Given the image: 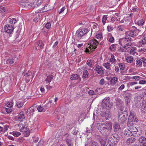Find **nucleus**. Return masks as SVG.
<instances>
[{"label": "nucleus", "instance_id": "43", "mask_svg": "<svg viewBox=\"0 0 146 146\" xmlns=\"http://www.w3.org/2000/svg\"><path fill=\"white\" fill-rule=\"evenodd\" d=\"M65 138V139H69L71 138L70 136V135L68 133H66L64 135L63 138Z\"/></svg>", "mask_w": 146, "mask_h": 146}, {"label": "nucleus", "instance_id": "41", "mask_svg": "<svg viewBox=\"0 0 146 146\" xmlns=\"http://www.w3.org/2000/svg\"><path fill=\"white\" fill-rule=\"evenodd\" d=\"M38 46H40V48L42 49L43 48L44 45L42 41H39L38 44Z\"/></svg>", "mask_w": 146, "mask_h": 146}, {"label": "nucleus", "instance_id": "20", "mask_svg": "<svg viewBox=\"0 0 146 146\" xmlns=\"http://www.w3.org/2000/svg\"><path fill=\"white\" fill-rule=\"evenodd\" d=\"M94 70L97 71V73L100 74H102L103 71L102 67L99 66H97L94 69Z\"/></svg>", "mask_w": 146, "mask_h": 146}, {"label": "nucleus", "instance_id": "31", "mask_svg": "<svg viewBox=\"0 0 146 146\" xmlns=\"http://www.w3.org/2000/svg\"><path fill=\"white\" fill-rule=\"evenodd\" d=\"M103 66L108 69L110 70V63L107 62L106 63H104Z\"/></svg>", "mask_w": 146, "mask_h": 146}, {"label": "nucleus", "instance_id": "10", "mask_svg": "<svg viewBox=\"0 0 146 146\" xmlns=\"http://www.w3.org/2000/svg\"><path fill=\"white\" fill-rule=\"evenodd\" d=\"M89 44H90V46H89V48L92 50V49H96L98 44V42L95 39L91 40L89 42Z\"/></svg>", "mask_w": 146, "mask_h": 146}, {"label": "nucleus", "instance_id": "5", "mask_svg": "<svg viewBox=\"0 0 146 146\" xmlns=\"http://www.w3.org/2000/svg\"><path fill=\"white\" fill-rule=\"evenodd\" d=\"M129 128L133 134V136L134 137H138L141 135V131L139 130L138 129L134 126H131Z\"/></svg>", "mask_w": 146, "mask_h": 146}, {"label": "nucleus", "instance_id": "52", "mask_svg": "<svg viewBox=\"0 0 146 146\" xmlns=\"http://www.w3.org/2000/svg\"><path fill=\"white\" fill-rule=\"evenodd\" d=\"M6 111L8 113H9L12 111V110L11 108H5Z\"/></svg>", "mask_w": 146, "mask_h": 146}, {"label": "nucleus", "instance_id": "23", "mask_svg": "<svg viewBox=\"0 0 146 146\" xmlns=\"http://www.w3.org/2000/svg\"><path fill=\"white\" fill-rule=\"evenodd\" d=\"M119 125L117 123H115L113 124V128L115 132L118 131L119 130Z\"/></svg>", "mask_w": 146, "mask_h": 146}, {"label": "nucleus", "instance_id": "28", "mask_svg": "<svg viewBox=\"0 0 146 146\" xmlns=\"http://www.w3.org/2000/svg\"><path fill=\"white\" fill-rule=\"evenodd\" d=\"M133 57L131 56H127L126 58V61L128 63H131L133 61Z\"/></svg>", "mask_w": 146, "mask_h": 146}, {"label": "nucleus", "instance_id": "21", "mask_svg": "<svg viewBox=\"0 0 146 146\" xmlns=\"http://www.w3.org/2000/svg\"><path fill=\"white\" fill-rule=\"evenodd\" d=\"M52 103V101L51 100H49L48 102L46 104L44 105L43 106L44 107V110H46L47 109L50 108L51 106L52 105L51 104Z\"/></svg>", "mask_w": 146, "mask_h": 146}, {"label": "nucleus", "instance_id": "24", "mask_svg": "<svg viewBox=\"0 0 146 146\" xmlns=\"http://www.w3.org/2000/svg\"><path fill=\"white\" fill-rule=\"evenodd\" d=\"M16 58V57H14L12 59L9 58L8 59L7 61V63L10 64H13L15 62Z\"/></svg>", "mask_w": 146, "mask_h": 146}, {"label": "nucleus", "instance_id": "35", "mask_svg": "<svg viewBox=\"0 0 146 146\" xmlns=\"http://www.w3.org/2000/svg\"><path fill=\"white\" fill-rule=\"evenodd\" d=\"M110 61L111 62L113 63L114 62H116V60L115 58V57L114 55L111 54V57L110 59Z\"/></svg>", "mask_w": 146, "mask_h": 146}, {"label": "nucleus", "instance_id": "56", "mask_svg": "<svg viewBox=\"0 0 146 146\" xmlns=\"http://www.w3.org/2000/svg\"><path fill=\"white\" fill-rule=\"evenodd\" d=\"M125 87V86L124 84H123L121 85L119 87L118 89V91H121Z\"/></svg>", "mask_w": 146, "mask_h": 146}, {"label": "nucleus", "instance_id": "54", "mask_svg": "<svg viewBox=\"0 0 146 146\" xmlns=\"http://www.w3.org/2000/svg\"><path fill=\"white\" fill-rule=\"evenodd\" d=\"M115 137L113 136H111L109 138V140L111 143L114 142V139H115Z\"/></svg>", "mask_w": 146, "mask_h": 146}, {"label": "nucleus", "instance_id": "55", "mask_svg": "<svg viewBox=\"0 0 146 146\" xmlns=\"http://www.w3.org/2000/svg\"><path fill=\"white\" fill-rule=\"evenodd\" d=\"M142 112L144 113H146V106H144L143 107H142L141 109Z\"/></svg>", "mask_w": 146, "mask_h": 146}, {"label": "nucleus", "instance_id": "60", "mask_svg": "<svg viewBox=\"0 0 146 146\" xmlns=\"http://www.w3.org/2000/svg\"><path fill=\"white\" fill-rule=\"evenodd\" d=\"M104 83H105V81H104V79L103 78H102V79H101V80L100 81L99 83H100V84L101 85H103L104 84Z\"/></svg>", "mask_w": 146, "mask_h": 146}, {"label": "nucleus", "instance_id": "38", "mask_svg": "<svg viewBox=\"0 0 146 146\" xmlns=\"http://www.w3.org/2000/svg\"><path fill=\"white\" fill-rule=\"evenodd\" d=\"M107 17L106 15H104L103 16L102 19V21L104 25H105L106 23V21L107 19Z\"/></svg>", "mask_w": 146, "mask_h": 146}, {"label": "nucleus", "instance_id": "3", "mask_svg": "<svg viewBox=\"0 0 146 146\" xmlns=\"http://www.w3.org/2000/svg\"><path fill=\"white\" fill-rule=\"evenodd\" d=\"M128 115V112L125 110L123 112H121L118 114L119 121L122 123L126 121Z\"/></svg>", "mask_w": 146, "mask_h": 146}, {"label": "nucleus", "instance_id": "63", "mask_svg": "<svg viewBox=\"0 0 146 146\" xmlns=\"http://www.w3.org/2000/svg\"><path fill=\"white\" fill-rule=\"evenodd\" d=\"M96 37L98 39L101 38H102V36L101 34L99 33L96 35Z\"/></svg>", "mask_w": 146, "mask_h": 146}, {"label": "nucleus", "instance_id": "15", "mask_svg": "<svg viewBox=\"0 0 146 146\" xmlns=\"http://www.w3.org/2000/svg\"><path fill=\"white\" fill-rule=\"evenodd\" d=\"M99 137L98 139L101 144L102 146H105L106 141V138L103 136H100L99 135H97Z\"/></svg>", "mask_w": 146, "mask_h": 146}, {"label": "nucleus", "instance_id": "25", "mask_svg": "<svg viewBox=\"0 0 146 146\" xmlns=\"http://www.w3.org/2000/svg\"><path fill=\"white\" fill-rule=\"evenodd\" d=\"M80 78V77L78 75L76 74H73L72 75H71V77H70V79L72 80H75L78 79Z\"/></svg>", "mask_w": 146, "mask_h": 146}, {"label": "nucleus", "instance_id": "46", "mask_svg": "<svg viewBox=\"0 0 146 146\" xmlns=\"http://www.w3.org/2000/svg\"><path fill=\"white\" fill-rule=\"evenodd\" d=\"M8 126L7 125H6L4 126V127H3V129L2 130L3 132H5L7 131L8 130Z\"/></svg>", "mask_w": 146, "mask_h": 146}, {"label": "nucleus", "instance_id": "4", "mask_svg": "<svg viewBox=\"0 0 146 146\" xmlns=\"http://www.w3.org/2000/svg\"><path fill=\"white\" fill-rule=\"evenodd\" d=\"M88 32L87 29H79L77 30L75 34L76 36L79 39H80L82 37Z\"/></svg>", "mask_w": 146, "mask_h": 146}, {"label": "nucleus", "instance_id": "32", "mask_svg": "<svg viewBox=\"0 0 146 146\" xmlns=\"http://www.w3.org/2000/svg\"><path fill=\"white\" fill-rule=\"evenodd\" d=\"M16 105L18 108H21L23 105V102L21 101H18Z\"/></svg>", "mask_w": 146, "mask_h": 146}, {"label": "nucleus", "instance_id": "64", "mask_svg": "<svg viewBox=\"0 0 146 146\" xmlns=\"http://www.w3.org/2000/svg\"><path fill=\"white\" fill-rule=\"evenodd\" d=\"M88 93L90 95H93L94 94V92L93 90H90L88 92Z\"/></svg>", "mask_w": 146, "mask_h": 146}, {"label": "nucleus", "instance_id": "22", "mask_svg": "<svg viewBox=\"0 0 146 146\" xmlns=\"http://www.w3.org/2000/svg\"><path fill=\"white\" fill-rule=\"evenodd\" d=\"M118 82V78L116 77H114L111 78L110 83L111 85H114Z\"/></svg>", "mask_w": 146, "mask_h": 146}, {"label": "nucleus", "instance_id": "58", "mask_svg": "<svg viewBox=\"0 0 146 146\" xmlns=\"http://www.w3.org/2000/svg\"><path fill=\"white\" fill-rule=\"evenodd\" d=\"M140 84H146V81L145 80H140L139 82Z\"/></svg>", "mask_w": 146, "mask_h": 146}, {"label": "nucleus", "instance_id": "12", "mask_svg": "<svg viewBox=\"0 0 146 146\" xmlns=\"http://www.w3.org/2000/svg\"><path fill=\"white\" fill-rule=\"evenodd\" d=\"M135 121H137L136 118L134 117L133 113L130 112L129 116L128 125H129L130 122H131L130 124H133V122Z\"/></svg>", "mask_w": 146, "mask_h": 146}, {"label": "nucleus", "instance_id": "8", "mask_svg": "<svg viewBox=\"0 0 146 146\" xmlns=\"http://www.w3.org/2000/svg\"><path fill=\"white\" fill-rule=\"evenodd\" d=\"M146 59L144 58H138L136 61V66L141 67L142 66V64H143L144 66H146Z\"/></svg>", "mask_w": 146, "mask_h": 146}, {"label": "nucleus", "instance_id": "44", "mask_svg": "<svg viewBox=\"0 0 146 146\" xmlns=\"http://www.w3.org/2000/svg\"><path fill=\"white\" fill-rule=\"evenodd\" d=\"M51 26V24L50 22H48L45 25V27L47 29H50Z\"/></svg>", "mask_w": 146, "mask_h": 146}, {"label": "nucleus", "instance_id": "47", "mask_svg": "<svg viewBox=\"0 0 146 146\" xmlns=\"http://www.w3.org/2000/svg\"><path fill=\"white\" fill-rule=\"evenodd\" d=\"M8 108H11L13 106V103L12 102H8L7 104Z\"/></svg>", "mask_w": 146, "mask_h": 146}, {"label": "nucleus", "instance_id": "1", "mask_svg": "<svg viewBox=\"0 0 146 146\" xmlns=\"http://www.w3.org/2000/svg\"><path fill=\"white\" fill-rule=\"evenodd\" d=\"M98 129L103 136L107 137L111 132L112 125L111 122L106 121L104 123H99Z\"/></svg>", "mask_w": 146, "mask_h": 146}, {"label": "nucleus", "instance_id": "59", "mask_svg": "<svg viewBox=\"0 0 146 146\" xmlns=\"http://www.w3.org/2000/svg\"><path fill=\"white\" fill-rule=\"evenodd\" d=\"M91 61V60H88L87 61V64L88 66L90 67H91V66L92 65V62Z\"/></svg>", "mask_w": 146, "mask_h": 146}, {"label": "nucleus", "instance_id": "14", "mask_svg": "<svg viewBox=\"0 0 146 146\" xmlns=\"http://www.w3.org/2000/svg\"><path fill=\"white\" fill-rule=\"evenodd\" d=\"M94 143H97L93 141L91 137L87 138L86 141L85 145L86 146V145L88 146L90 145H91L89 146H93Z\"/></svg>", "mask_w": 146, "mask_h": 146}, {"label": "nucleus", "instance_id": "61", "mask_svg": "<svg viewBox=\"0 0 146 146\" xmlns=\"http://www.w3.org/2000/svg\"><path fill=\"white\" fill-rule=\"evenodd\" d=\"M127 48H124V46L123 47L121 48L120 49V51L122 52H125Z\"/></svg>", "mask_w": 146, "mask_h": 146}, {"label": "nucleus", "instance_id": "39", "mask_svg": "<svg viewBox=\"0 0 146 146\" xmlns=\"http://www.w3.org/2000/svg\"><path fill=\"white\" fill-rule=\"evenodd\" d=\"M37 110L39 112H42L43 110H44V107L41 106H39L37 107Z\"/></svg>", "mask_w": 146, "mask_h": 146}, {"label": "nucleus", "instance_id": "16", "mask_svg": "<svg viewBox=\"0 0 146 146\" xmlns=\"http://www.w3.org/2000/svg\"><path fill=\"white\" fill-rule=\"evenodd\" d=\"M124 95L125 100L127 102L130 101L131 97L130 93L126 91L124 92Z\"/></svg>", "mask_w": 146, "mask_h": 146}, {"label": "nucleus", "instance_id": "51", "mask_svg": "<svg viewBox=\"0 0 146 146\" xmlns=\"http://www.w3.org/2000/svg\"><path fill=\"white\" fill-rule=\"evenodd\" d=\"M117 29L119 31H122L124 29V27L122 25H119L117 28Z\"/></svg>", "mask_w": 146, "mask_h": 146}, {"label": "nucleus", "instance_id": "33", "mask_svg": "<svg viewBox=\"0 0 146 146\" xmlns=\"http://www.w3.org/2000/svg\"><path fill=\"white\" fill-rule=\"evenodd\" d=\"M116 103L118 107H120L123 105V102L121 100H117L116 102Z\"/></svg>", "mask_w": 146, "mask_h": 146}, {"label": "nucleus", "instance_id": "6", "mask_svg": "<svg viewBox=\"0 0 146 146\" xmlns=\"http://www.w3.org/2000/svg\"><path fill=\"white\" fill-rule=\"evenodd\" d=\"M22 75L23 76H25V78L27 82H28L29 81L30 77L31 78H33V76H32V73L31 71L27 70H25L23 72Z\"/></svg>", "mask_w": 146, "mask_h": 146}, {"label": "nucleus", "instance_id": "48", "mask_svg": "<svg viewBox=\"0 0 146 146\" xmlns=\"http://www.w3.org/2000/svg\"><path fill=\"white\" fill-rule=\"evenodd\" d=\"M132 79H135L136 80H139L141 79V77L139 76H135L131 78Z\"/></svg>", "mask_w": 146, "mask_h": 146}, {"label": "nucleus", "instance_id": "11", "mask_svg": "<svg viewBox=\"0 0 146 146\" xmlns=\"http://www.w3.org/2000/svg\"><path fill=\"white\" fill-rule=\"evenodd\" d=\"M4 31L8 33L11 34L13 31L14 28L11 25H5L4 28Z\"/></svg>", "mask_w": 146, "mask_h": 146}, {"label": "nucleus", "instance_id": "19", "mask_svg": "<svg viewBox=\"0 0 146 146\" xmlns=\"http://www.w3.org/2000/svg\"><path fill=\"white\" fill-rule=\"evenodd\" d=\"M124 133L125 135L127 137L133 135V134L132 133L129 127L128 129H125L124 131Z\"/></svg>", "mask_w": 146, "mask_h": 146}, {"label": "nucleus", "instance_id": "49", "mask_svg": "<svg viewBox=\"0 0 146 146\" xmlns=\"http://www.w3.org/2000/svg\"><path fill=\"white\" fill-rule=\"evenodd\" d=\"M5 11V8L2 6H0V12L3 13Z\"/></svg>", "mask_w": 146, "mask_h": 146}, {"label": "nucleus", "instance_id": "62", "mask_svg": "<svg viewBox=\"0 0 146 146\" xmlns=\"http://www.w3.org/2000/svg\"><path fill=\"white\" fill-rule=\"evenodd\" d=\"M107 28L109 31H111L113 29V27L111 26H108Z\"/></svg>", "mask_w": 146, "mask_h": 146}, {"label": "nucleus", "instance_id": "7", "mask_svg": "<svg viewBox=\"0 0 146 146\" xmlns=\"http://www.w3.org/2000/svg\"><path fill=\"white\" fill-rule=\"evenodd\" d=\"M102 105L106 107L111 108L113 104L110 103V98L109 97H106L102 100Z\"/></svg>", "mask_w": 146, "mask_h": 146}, {"label": "nucleus", "instance_id": "34", "mask_svg": "<svg viewBox=\"0 0 146 146\" xmlns=\"http://www.w3.org/2000/svg\"><path fill=\"white\" fill-rule=\"evenodd\" d=\"M86 131V132L87 133H92V127L91 126H89V127H87Z\"/></svg>", "mask_w": 146, "mask_h": 146}, {"label": "nucleus", "instance_id": "13", "mask_svg": "<svg viewBox=\"0 0 146 146\" xmlns=\"http://www.w3.org/2000/svg\"><path fill=\"white\" fill-rule=\"evenodd\" d=\"M138 141L141 146H146V138L143 136H141L138 139Z\"/></svg>", "mask_w": 146, "mask_h": 146}, {"label": "nucleus", "instance_id": "26", "mask_svg": "<svg viewBox=\"0 0 146 146\" xmlns=\"http://www.w3.org/2000/svg\"><path fill=\"white\" fill-rule=\"evenodd\" d=\"M64 140L68 146H72L73 143L72 140L71 139V138Z\"/></svg>", "mask_w": 146, "mask_h": 146}, {"label": "nucleus", "instance_id": "18", "mask_svg": "<svg viewBox=\"0 0 146 146\" xmlns=\"http://www.w3.org/2000/svg\"><path fill=\"white\" fill-rule=\"evenodd\" d=\"M25 115L23 111L21 112L18 116V120L19 121H22L25 118Z\"/></svg>", "mask_w": 146, "mask_h": 146}, {"label": "nucleus", "instance_id": "27", "mask_svg": "<svg viewBox=\"0 0 146 146\" xmlns=\"http://www.w3.org/2000/svg\"><path fill=\"white\" fill-rule=\"evenodd\" d=\"M136 139L132 137H131L127 139L126 142L127 143H132L135 142Z\"/></svg>", "mask_w": 146, "mask_h": 146}, {"label": "nucleus", "instance_id": "42", "mask_svg": "<svg viewBox=\"0 0 146 146\" xmlns=\"http://www.w3.org/2000/svg\"><path fill=\"white\" fill-rule=\"evenodd\" d=\"M144 23V21L143 20L138 21L137 22V24L141 26Z\"/></svg>", "mask_w": 146, "mask_h": 146}, {"label": "nucleus", "instance_id": "17", "mask_svg": "<svg viewBox=\"0 0 146 146\" xmlns=\"http://www.w3.org/2000/svg\"><path fill=\"white\" fill-rule=\"evenodd\" d=\"M102 116L103 117H105V118L107 120L111 117V115L109 110H107L105 112L102 113Z\"/></svg>", "mask_w": 146, "mask_h": 146}, {"label": "nucleus", "instance_id": "40", "mask_svg": "<svg viewBox=\"0 0 146 146\" xmlns=\"http://www.w3.org/2000/svg\"><path fill=\"white\" fill-rule=\"evenodd\" d=\"M16 22V19L15 18H13L9 21V23L11 24H14Z\"/></svg>", "mask_w": 146, "mask_h": 146}, {"label": "nucleus", "instance_id": "57", "mask_svg": "<svg viewBox=\"0 0 146 146\" xmlns=\"http://www.w3.org/2000/svg\"><path fill=\"white\" fill-rule=\"evenodd\" d=\"M137 9L138 8L136 6H135L132 7L131 11L133 12L136 11H137Z\"/></svg>", "mask_w": 146, "mask_h": 146}, {"label": "nucleus", "instance_id": "36", "mask_svg": "<svg viewBox=\"0 0 146 146\" xmlns=\"http://www.w3.org/2000/svg\"><path fill=\"white\" fill-rule=\"evenodd\" d=\"M35 4L37 6H40L41 3H42V1L41 0H36Z\"/></svg>", "mask_w": 146, "mask_h": 146}, {"label": "nucleus", "instance_id": "45", "mask_svg": "<svg viewBox=\"0 0 146 146\" xmlns=\"http://www.w3.org/2000/svg\"><path fill=\"white\" fill-rule=\"evenodd\" d=\"M108 39L110 42L112 43L114 42V38L112 36H110L109 38L108 37Z\"/></svg>", "mask_w": 146, "mask_h": 146}, {"label": "nucleus", "instance_id": "29", "mask_svg": "<svg viewBox=\"0 0 146 146\" xmlns=\"http://www.w3.org/2000/svg\"><path fill=\"white\" fill-rule=\"evenodd\" d=\"M89 73L86 70H84L83 72L82 78H86L88 77Z\"/></svg>", "mask_w": 146, "mask_h": 146}, {"label": "nucleus", "instance_id": "9", "mask_svg": "<svg viewBox=\"0 0 146 146\" xmlns=\"http://www.w3.org/2000/svg\"><path fill=\"white\" fill-rule=\"evenodd\" d=\"M139 32V31L134 27L133 29L129 31L127 33V34L129 36L134 37L137 36Z\"/></svg>", "mask_w": 146, "mask_h": 146}, {"label": "nucleus", "instance_id": "53", "mask_svg": "<svg viewBox=\"0 0 146 146\" xmlns=\"http://www.w3.org/2000/svg\"><path fill=\"white\" fill-rule=\"evenodd\" d=\"M21 133L19 132H14L13 135L16 137H17L21 135Z\"/></svg>", "mask_w": 146, "mask_h": 146}, {"label": "nucleus", "instance_id": "50", "mask_svg": "<svg viewBox=\"0 0 146 146\" xmlns=\"http://www.w3.org/2000/svg\"><path fill=\"white\" fill-rule=\"evenodd\" d=\"M124 65H123V64L122 63H120L119 64V67L120 68V69L122 70H124Z\"/></svg>", "mask_w": 146, "mask_h": 146}, {"label": "nucleus", "instance_id": "2", "mask_svg": "<svg viewBox=\"0 0 146 146\" xmlns=\"http://www.w3.org/2000/svg\"><path fill=\"white\" fill-rule=\"evenodd\" d=\"M119 43L121 46L124 45V48H128L132 45L130 39L128 37L120 39L119 40Z\"/></svg>", "mask_w": 146, "mask_h": 146}, {"label": "nucleus", "instance_id": "37", "mask_svg": "<svg viewBox=\"0 0 146 146\" xmlns=\"http://www.w3.org/2000/svg\"><path fill=\"white\" fill-rule=\"evenodd\" d=\"M136 49V48L135 47H134L132 49H131L130 51V53L133 55L136 52L135 50Z\"/></svg>", "mask_w": 146, "mask_h": 146}, {"label": "nucleus", "instance_id": "30", "mask_svg": "<svg viewBox=\"0 0 146 146\" xmlns=\"http://www.w3.org/2000/svg\"><path fill=\"white\" fill-rule=\"evenodd\" d=\"M53 78V76L52 75H50L47 76V78L45 80L46 83H49L51 82V80Z\"/></svg>", "mask_w": 146, "mask_h": 146}]
</instances>
